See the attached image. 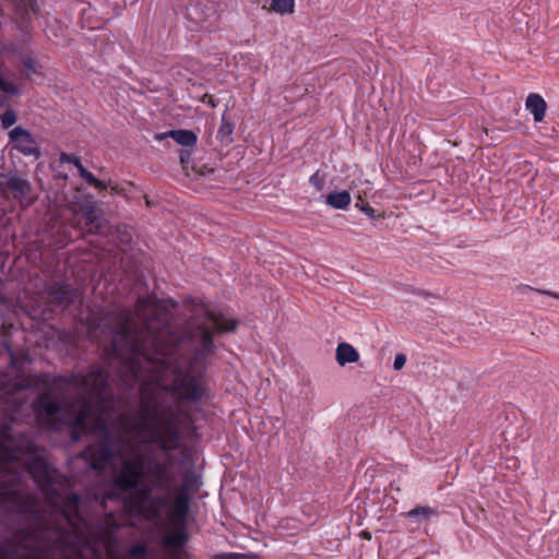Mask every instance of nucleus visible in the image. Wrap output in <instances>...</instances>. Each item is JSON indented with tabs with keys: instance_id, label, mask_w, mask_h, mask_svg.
I'll return each instance as SVG.
<instances>
[{
	"instance_id": "1",
	"label": "nucleus",
	"mask_w": 559,
	"mask_h": 559,
	"mask_svg": "<svg viewBox=\"0 0 559 559\" xmlns=\"http://www.w3.org/2000/svg\"><path fill=\"white\" fill-rule=\"evenodd\" d=\"M170 314L155 297H139L134 310L115 308L86 318L88 335L110 340L106 352L117 374L128 388L139 384L140 405L131 420L132 438L120 454L114 481L121 491L147 485L136 501L148 502L155 513L169 506L176 478L170 452L179 449L180 433L192 419L170 396L199 403L206 393L202 372L214 356L215 333L234 332L238 322L204 306L195 309L194 321L180 333L169 328Z\"/></svg>"
},
{
	"instance_id": "2",
	"label": "nucleus",
	"mask_w": 559,
	"mask_h": 559,
	"mask_svg": "<svg viewBox=\"0 0 559 559\" xmlns=\"http://www.w3.org/2000/svg\"><path fill=\"white\" fill-rule=\"evenodd\" d=\"M68 386L75 390L79 400L70 404L73 426L82 431H100L99 440L83 451V457L90 461L91 467L102 469L111 457L123 454L124 448L132 438L130 416H119L108 424V409L112 407L108 392L107 374L99 369L87 374H71L63 379Z\"/></svg>"
},
{
	"instance_id": "3",
	"label": "nucleus",
	"mask_w": 559,
	"mask_h": 559,
	"mask_svg": "<svg viewBox=\"0 0 559 559\" xmlns=\"http://www.w3.org/2000/svg\"><path fill=\"white\" fill-rule=\"evenodd\" d=\"M175 483L176 480L173 485V491L169 493V497L171 493H176L173 500L171 516L176 520L185 521L190 512L191 495L200 489L202 481L200 476L190 468L185 471L180 486H176ZM170 503L171 499L169 498Z\"/></svg>"
},
{
	"instance_id": "4",
	"label": "nucleus",
	"mask_w": 559,
	"mask_h": 559,
	"mask_svg": "<svg viewBox=\"0 0 559 559\" xmlns=\"http://www.w3.org/2000/svg\"><path fill=\"white\" fill-rule=\"evenodd\" d=\"M8 135L10 141L14 143V147L20 153L25 156H33L35 158L40 157V147L29 131L21 126H17L10 130Z\"/></svg>"
},
{
	"instance_id": "5",
	"label": "nucleus",
	"mask_w": 559,
	"mask_h": 559,
	"mask_svg": "<svg viewBox=\"0 0 559 559\" xmlns=\"http://www.w3.org/2000/svg\"><path fill=\"white\" fill-rule=\"evenodd\" d=\"M0 188L4 193L10 194L16 200H22L31 192L29 181L13 173L1 175Z\"/></svg>"
},
{
	"instance_id": "6",
	"label": "nucleus",
	"mask_w": 559,
	"mask_h": 559,
	"mask_svg": "<svg viewBox=\"0 0 559 559\" xmlns=\"http://www.w3.org/2000/svg\"><path fill=\"white\" fill-rule=\"evenodd\" d=\"M46 293L53 306L69 307L79 296V290L70 285L57 282L47 287Z\"/></svg>"
},
{
	"instance_id": "7",
	"label": "nucleus",
	"mask_w": 559,
	"mask_h": 559,
	"mask_svg": "<svg viewBox=\"0 0 559 559\" xmlns=\"http://www.w3.org/2000/svg\"><path fill=\"white\" fill-rule=\"evenodd\" d=\"M61 163H72L74 167H76L80 176L91 186L99 190H106L108 185L99 179H97L91 171H88L81 163L80 158L75 155L61 153L60 154Z\"/></svg>"
},
{
	"instance_id": "8",
	"label": "nucleus",
	"mask_w": 559,
	"mask_h": 559,
	"mask_svg": "<svg viewBox=\"0 0 559 559\" xmlns=\"http://www.w3.org/2000/svg\"><path fill=\"white\" fill-rule=\"evenodd\" d=\"M34 409L46 414L48 417H55L61 413L62 406L57 399L52 397L49 391H46L34 402Z\"/></svg>"
},
{
	"instance_id": "9",
	"label": "nucleus",
	"mask_w": 559,
	"mask_h": 559,
	"mask_svg": "<svg viewBox=\"0 0 559 559\" xmlns=\"http://www.w3.org/2000/svg\"><path fill=\"white\" fill-rule=\"evenodd\" d=\"M100 210L93 203L81 206L82 217L91 233H102L103 223L100 221Z\"/></svg>"
},
{
	"instance_id": "10",
	"label": "nucleus",
	"mask_w": 559,
	"mask_h": 559,
	"mask_svg": "<svg viewBox=\"0 0 559 559\" xmlns=\"http://www.w3.org/2000/svg\"><path fill=\"white\" fill-rule=\"evenodd\" d=\"M166 138H171L178 144H180L182 146H186V147L194 146L197 144V141H198V136H197V134L193 131L185 130V129L170 130V131H167V132L157 133L155 135V139L158 140V141H162V140L166 139Z\"/></svg>"
},
{
	"instance_id": "11",
	"label": "nucleus",
	"mask_w": 559,
	"mask_h": 559,
	"mask_svg": "<svg viewBox=\"0 0 559 559\" xmlns=\"http://www.w3.org/2000/svg\"><path fill=\"white\" fill-rule=\"evenodd\" d=\"M525 106L526 109L532 112L535 122H540L544 119L547 104L539 94H530L526 98Z\"/></svg>"
},
{
	"instance_id": "12",
	"label": "nucleus",
	"mask_w": 559,
	"mask_h": 559,
	"mask_svg": "<svg viewBox=\"0 0 559 559\" xmlns=\"http://www.w3.org/2000/svg\"><path fill=\"white\" fill-rule=\"evenodd\" d=\"M335 358L340 366L347 364H354L359 360V353L357 349L348 343H340L335 350Z\"/></svg>"
},
{
	"instance_id": "13",
	"label": "nucleus",
	"mask_w": 559,
	"mask_h": 559,
	"mask_svg": "<svg viewBox=\"0 0 559 559\" xmlns=\"http://www.w3.org/2000/svg\"><path fill=\"white\" fill-rule=\"evenodd\" d=\"M350 203V194L348 191L332 192L326 197V204L343 210Z\"/></svg>"
},
{
	"instance_id": "14",
	"label": "nucleus",
	"mask_w": 559,
	"mask_h": 559,
	"mask_svg": "<svg viewBox=\"0 0 559 559\" xmlns=\"http://www.w3.org/2000/svg\"><path fill=\"white\" fill-rule=\"evenodd\" d=\"M187 539V535L182 531H177L164 536L162 544L166 548L176 549L182 547Z\"/></svg>"
},
{
	"instance_id": "15",
	"label": "nucleus",
	"mask_w": 559,
	"mask_h": 559,
	"mask_svg": "<svg viewBox=\"0 0 559 559\" xmlns=\"http://www.w3.org/2000/svg\"><path fill=\"white\" fill-rule=\"evenodd\" d=\"M234 124L229 122L225 115L222 117V123L217 132V139L222 145H229L233 143Z\"/></svg>"
},
{
	"instance_id": "16",
	"label": "nucleus",
	"mask_w": 559,
	"mask_h": 559,
	"mask_svg": "<svg viewBox=\"0 0 559 559\" xmlns=\"http://www.w3.org/2000/svg\"><path fill=\"white\" fill-rule=\"evenodd\" d=\"M294 0H271L270 10L280 14H286L294 11Z\"/></svg>"
},
{
	"instance_id": "17",
	"label": "nucleus",
	"mask_w": 559,
	"mask_h": 559,
	"mask_svg": "<svg viewBox=\"0 0 559 559\" xmlns=\"http://www.w3.org/2000/svg\"><path fill=\"white\" fill-rule=\"evenodd\" d=\"M0 120H1L2 127L4 129H8V128L12 127L13 124H15V122L17 120V115L13 109L8 108L4 110L3 114L0 115Z\"/></svg>"
},
{
	"instance_id": "18",
	"label": "nucleus",
	"mask_w": 559,
	"mask_h": 559,
	"mask_svg": "<svg viewBox=\"0 0 559 559\" xmlns=\"http://www.w3.org/2000/svg\"><path fill=\"white\" fill-rule=\"evenodd\" d=\"M436 512L432 508L430 507H416L414 509H412L409 512H408V516L409 518H416V516H423L425 519H429L430 516L435 515Z\"/></svg>"
},
{
	"instance_id": "19",
	"label": "nucleus",
	"mask_w": 559,
	"mask_h": 559,
	"mask_svg": "<svg viewBox=\"0 0 559 559\" xmlns=\"http://www.w3.org/2000/svg\"><path fill=\"white\" fill-rule=\"evenodd\" d=\"M147 554V547L145 544H138L134 547H132L129 551L130 559L134 558H145Z\"/></svg>"
},
{
	"instance_id": "20",
	"label": "nucleus",
	"mask_w": 559,
	"mask_h": 559,
	"mask_svg": "<svg viewBox=\"0 0 559 559\" xmlns=\"http://www.w3.org/2000/svg\"><path fill=\"white\" fill-rule=\"evenodd\" d=\"M0 90L3 93H7L9 95H16L19 93L16 85L4 81L1 75H0Z\"/></svg>"
},
{
	"instance_id": "21",
	"label": "nucleus",
	"mask_w": 559,
	"mask_h": 559,
	"mask_svg": "<svg viewBox=\"0 0 559 559\" xmlns=\"http://www.w3.org/2000/svg\"><path fill=\"white\" fill-rule=\"evenodd\" d=\"M406 362V356L404 354H397L394 358L393 367L395 370H401Z\"/></svg>"
},
{
	"instance_id": "22",
	"label": "nucleus",
	"mask_w": 559,
	"mask_h": 559,
	"mask_svg": "<svg viewBox=\"0 0 559 559\" xmlns=\"http://www.w3.org/2000/svg\"><path fill=\"white\" fill-rule=\"evenodd\" d=\"M213 559H245V555L227 552L215 555Z\"/></svg>"
},
{
	"instance_id": "23",
	"label": "nucleus",
	"mask_w": 559,
	"mask_h": 559,
	"mask_svg": "<svg viewBox=\"0 0 559 559\" xmlns=\"http://www.w3.org/2000/svg\"><path fill=\"white\" fill-rule=\"evenodd\" d=\"M190 160H191V153L189 151L181 150L180 151V163H181L183 169L187 168V165L190 163Z\"/></svg>"
},
{
	"instance_id": "24",
	"label": "nucleus",
	"mask_w": 559,
	"mask_h": 559,
	"mask_svg": "<svg viewBox=\"0 0 559 559\" xmlns=\"http://www.w3.org/2000/svg\"><path fill=\"white\" fill-rule=\"evenodd\" d=\"M356 206L359 207L360 211H362L369 217H371V218L376 217L374 210L369 204H362V205L356 204Z\"/></svg>"
},
{
	"instance_id": "25",
	"label": "nucleus",
	"mask_w": 559,
	"mask_h": 559,
	"mask_svg": "<svg viewBox=\"0 0 559 559\" xmlns=\"http://www.w3.org/2000/svg\"><path fill=\"white\" fill-rule=\"evenodd\" d=\"M310 182L318 189H321L322 188V185H323V180L322 178L319 176L318 173L313 174L311 177H310Z\"/></svg>"
},
{
	"instance_id": "26",
	"label": "nucleus",
	"mask_w": 559,
	"mask_h": 559,
	"mask_svg": "<svg viewBox=\"0 0 559 559\" xmlns=\"http://www.w3.org/2000/svg\"><path fill=\"white\" fill-rule=\"evenodd\" d=\"M203 103L209 104L212 108H214L216 105L214 103L213 96L205 94L202 98Z\"/></svg>"
},
{
	"instance_id": "27",
	"label": "nucleus",
	"mask_w": 559,
	"mask_h": 559,
	"mask_svg": "<svg viewBox=\"0 0 559 559\" xmlns=\"http://www.w3.org/2000/svg\"><path fill=\"white\" fill-rule=\"evenodd\" d=\"M360 537L364 538V539L370 540L371 539V533L368 532V531H362L360 533Z\"/></svg>"
},
{
	"instance_id": "28",
	"label": "nucleus",
	"mask_w": 559,
	"mask_h": 559,
	"mask_svg": "<svg viewBox=\"0 0 559 559\" xmlns=\"http://www.w3.org/2000/svg\"><path fill=\"white\" fill-rule=\"evenodd\" d=\"M543 293H544V294H546V295H549V296H551V297H554V298L559 299V295H558V294H556V293H552V292H543Z\"/></svg>"
},
{
	"instance_id": "29",
	"label": "nucleus",
	"mask_w": 559,
	"mask_h": 559,
	"mask_svg": "<svg viewBox=\"0 0 559 559\" xmlns=\"http://www.w3.org/2000/svg\"><path fill=\"white\" fill-rule=\"evenodd\" d=\"M169 559H183L180 555H173Z\"/></svg>"
},
{
	"instance_id": "30",
	"label": "nucleus",
	"mask_w": 559,
	"mask_h": 559,
	"mask_svg": "<svg viewBox=\"0 0 559 559\" xmlns=\"http://www.w3.org/2000/svg\"><path fill=\"white\" fill-rule=\"evenodd\" d=\"M146 204H147L148 206H151V204H152V203H151V201H150L147 198H146Z\"/></svg>"
},
{
	"instance_id": "31",
	"label": "nucleus",
	"mask_w": 559,
	"mask_h": 559,
	"mask_svg": "<svg viewBox=\"0 0 559 559\" xmlns=\"http://www.w3.org/2000/svg\"><path fill=\"white\" fill-rule=\"evenodd\" d=\"M26 66H27V68H29V69L32 68L31 62L26 63Z\"/></svg>"
}]
</instances>
